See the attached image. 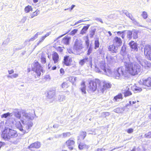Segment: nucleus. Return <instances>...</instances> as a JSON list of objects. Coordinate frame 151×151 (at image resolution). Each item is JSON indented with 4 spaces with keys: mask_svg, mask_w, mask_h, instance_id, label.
I'll list each match as a JSON object with an SVG mask.
<instances>
[{
    "mask_svg": "<svg viewBox=\"0 0 151 151\" xmlns=\"http://www.w3.org/2000/svg\"><path fill=\"white\" fill-rule=\"evenodd\" d=\"M133 38L134 39H136L138 37V35L136 32H134L133 34Z\"/></svg>",
    "mask_w": 151,
    "mask_h": 151,
    "instance_id": "nucleus-50",
    "label": "nucleus"
},
{
    "mask_svg": "<svg viewBox=\"0 0 151 151\" xmlns=\"http://www.w3.org/2000/svg\"><path fill=\"white\" fill-rule=\"evenodd\" d=\"M1 135L4 139L9 140L11 139L16 138L18 136V134L16 130L6 127L2 131Z\"/></svg>",
    "mask_w": 151,
    "mask_h": 151,
    "instance_id": "nucleus-2",
    "label": "nucleus"
},
{
    "mask_svg": "<svg viewBox=\"0 0 151 151\" xmlns=\"http://www.w3.org/2000/svg\"><path fill=\"white\" fill-rule=\"evenodd\" d=\"M51 67V66L50 65V64L49 63L48 65V69H50V68Z\"/></svg>",
    "mask_w": 151,
    "mask_h": 151,
    "instance_id": "nucleus-64",
    "label": "nucleus"
},
{
    "mask_svg": "<svg viewBox=\"0 0 151 151\" xmlns=\"http://www.w3.org/2000/svg\"><path fill=\"white\" fill-rule=\"evenodd\" d=\"M45 37H44L43 36H42L41 37V39H40V40L38 42V43H37V45H39L40 43H41V42H42L44 40H45Z\"/></svg>",
    "mask_w": 151,
    "mask_h": 151,
    "instance_id": "nucleus-43",
    "label": "nucleus"
},
{
    "mask_svg": "<svg viewBox=\"0 0 151 151\" xmlns=\"http://www.w3.org/2000/svg\"><path fill=\"white\" fill-rule=\"evenodd\" d=\"M50 34V32L47 33L45 35L43 36L45 38L46 37L49 36Z\"/></svg>",
    "mask_w": 151,
    "mask_h": 151,
    "instance_id": "nucleus-58",
    "label": "nucleus"
},
{
    "mask_svg": "<svg viewBox=\"0 0 151 151\" xmlns=\"http://www.w3.org/2000/svg\"><path fill=\"white\" fill-rule=\"evenodd\" d=\"M71 135L70 132H66L63 133V135L64 137H69Z\"/></svg>",
    "mask_w": 151,
    "mask_h": 151,
    "instance_id": "nucleus-34",
    "label": "nucleus"
},
{
    "mask_svg": "<svg viewBox=\"0 0 151 151\" xmlns=\"http://www.w3.org/2000/svg\"><path fill=\"white\" fill-rule=\"evenodd\" d=\"M96 70L98 72H100L101 70H103L106 73V75L108 76H110L113 74L111 69L109 68H106L104 64H101L99 66V68H96Z\"/></svg>",
    "mask_w": 151,
    "mask_h": 151,
    "instance_id": "nucleus-4",
    "label": "nucleus"
},
{
    "mask_svg": "<svg viewBox=\"0 0 151 151\" xmlns=\"http://www.w3.org/2000/svg\"><path fill=\"white\" fill-rule=\"evenodd\" d=\"M123 98L122 95L121 93H119L114 97V99L115 101H117L118 99H122Z\"/></svg>",
    "mask_w": 151,
    "mask_h": 151,
    "instance_id": "nucleus-23",
    "label": "nucleus"
},
{
    "mask_svg": "<svg viewBox=\"0 0 151 151\" xmlns=\"http://www.w3.org/2000/svg\"><path fill=\"white\" fill-rule=\"evenodd\" d=\"M73 60L72 57L69 55H65L63 57V63L66 66H70L73 65Z\"/></svg>",
    "mask_w": 151,
    "mask_h": 151,
    "instance_id": "nucleus-6",
    "label": "nucleus"
},
{
    "mask_svg": "<svg viewBox=\"0 0 151 151\" xmlns=\"http://www.w3.org/2000/svg\"><path fill=\"white\" fill-rule=\"evenodd\" d=\"M75 5H72L71 6L70 8V10H71L73 9V8H74L75 7Z\"/></svg>",
    "mask_w": 151,
    "mask_h": 151,
    "instance_id": "nucleus-61",
    "label": "nucleus"
},
{
    "mask_svg": "<svg viewBox=\"0 0 151 151\" xmlns=\"http://www.w3.org/2000/svg\"><path fill=\"white\" fill-rule=\"evenodd\" d=\"M111 84L107 82L106 81H104L103 82V85L102 87L100 89L101 91L103 93L104 91L106 90L107 89L111 87Z\"/></svg>",
    "mask_w": 151,
    "mask_h": 151,
    "instance_id": "nucleus-11",
    "label": "nucleus"
},
{
    "mask_svg": "<svg viewBox=\"0 0 151 151\" xmlns=\"http://www.w3.org/2000/svg\"><path fill=\"white\" fill-rule=\"evenodd\" d=\"M92 51V47H89V48L88 49L87 52V55H90Z\"/></svg>",
    "mask_w": 151,
    "mask_h": 151,
    "instance_id": "nucleus-40",
    "label": "nucleus"
},
{
    "mask_svg": "<svg viewBox=\"0 0 151 151\" xmlns=\"http://www.w3.org/2000/svg\"><path fill=\"white\" fill-rule=\"evenodd\" d=\"M67 78L68 81L71 82L73 84H74L77 80V78L73 76H69Z\"/></svg>",
    "mask_w": 151,
    "mask_h": 151,
    "instance_id": "nucleus-19",
    "label": "nucleus"
},
{
    "mask_svg": "<svg viewBox=\"0 0 151 151\" xmlns=\"http://www.w3.org/2000/svg\"><path fill=\"white\" fill-rule=\"evenodd\" d=\"M133 132V129L132 128H129L127 130V132L128 133L130 134L132 133Z\"/></svg>",
    "mask_w": 151,
    "mask_h": 151,
    "instance_id": "nucleus-47",
    "label": "nucleus"
},
{
    "mask_svg": "<svg viewBox=\"0 0 151 151\" xmlns=\"http://www.w3.org/2000/svg\"><path fill=\"white\" fill-rule=\"evenodd\" d=\"M38 35V33H37L34 36L32 37L29 40V41H33L36 38H37Z\"/></svg>",
    "mask_w": 151,
    "mask_h": 151,
    "instance_id": "nucleus-39",
    "label": "nucleus"
},
{
    "mask_svg": "<svg viewBox=\"0 0 151 151\" xmlns=\"http://www.w3.org/2000/svg\"><path fill=\"white\" fill-rule=\"evenodd\" d=\"M132 33L131 31H129L127 37L129 40H130L132 37Z\"/></svg>",
    "mask_w": 151,
    "mask_h": 151,
    "instance_id": "nucleus-44",
    "label": "nucleus"
},
{
    "mask_svg": "<svg viewBox=\"0 0 151 151\" xmlns=\"http://www.w3.org/2000/svg\"><path fill=\"white\" fill-rule=\"evenodd\" d=\"M57 50L60 52H62L63 51V49H62V47L59 46L57 48Z\"/></svg>",
    "mask_w": 151,
    "mask_h": 151,
    "instance_id": "nucleus-48",
    "label": "nucleus"
},
{
    "mask_svg": "<svg viewBox=\"0 0 151 151\" xmlns=\"http://www.w3.org/2000/svg\"><path fill=\"white\" fill-rule=\"evenodd\" d=\"M52 59L54 63H58L60 60L59 56L58 54L56 52L53 51L51 54Z\"/></svg>",
    "mask_w": 151,
    "mask_h": 151,
    "instance_id": "nucleus-10",
    "label": "nucleus"
},
{
    "mask_svg": "<svg viewBox=\"0 0 151 151\" xmlns=\"http://www.w3.org/2000/svg\"><path fill=\"white\" fill-rule=\"evenodd\" d=\"M8 72L9 74H11L13 73H14V70H13L12 69L10 70H9L8 71Z\"/></svg>",
    "mask_w": 151,
    "mask_h": 151,
    "instance_id": "nucleus-55",
    "label": "nucleus"
},
{
    "mask_svg": "<svg viewBox=\"0 0 151 151\" xmlns=\"http://www.w3.org/2000/svg\"><path fill=\"white\" fill-rule=\"evenodd\" d=\"M77 29H75L72 30L70 32V35H75L78 32Z\"/></svg>",
    "mask_w": 151,
    "mask_h": 151,
    "instance_id": "nucleus-38",
    "label": "nucleus"
},
{
    "mask_svg": "<svg viewBox=\"0 0 151 151\" xmlns=\"http://www.w3.org/2000/svg\"><path fill=\"white\" fill-rule=\"evenodd\" d=\"M132 106L134 107L135 108H137L139 106V104L136 101H133L132 102L130 101L129 102V104L127 105V106Z\"/></svg>",
    "mask_w": 151,
    "mask_h": 151,
    "instance_id": "nucleus-21",
    "label": "nucleus"
},
{
    "mask_svg": "<svg viewBox=\"0 0 151 151\" xmlns=\"http://www.w3.org/2000/svg\"><path fill=\"white\" fill-rule=\"evenodd\" d=\"M119 47L114 44L110 45L108 47L109 51L112 53H116L118 51V47Z\"/></svg>",
    "mask_w": 151,
    "mask_h": 151,
    "instance_id": "nucleus-14",
    "label": "nucleus"
},
{
    "mask_svg": "<svg viewBox=\"0 0 151 151\" xmlns=\"http://www.w3.org/2000/svg\"><path fill=\"white\" fill-rule=\"evenodd\" d=\"M96 31V29H93L91 30L90 31V36L91 38H92L93 37V36L95 34V33Z\"/></svg>",
    "mask_w": 151,
    "mask_h": 151,
    "instance_id": "nucleus-33",
    "label": "nucleus"
},
{
    "mask_svg": "<svg viewBox=\"0 0 151 151\" xmlns=\"http://www.w3.org/2000/svg\"><path fill=\"white\" fill-rule=\"evenodd\" d=\"M144 53L146 58L151 60V47H150L147 46L145 47Z\"/></svg>",
    "mask_w": 151,
    "mask_h": 151,
    "instance_id": "nucleus-9",
    "label": "nucleus"
},
{
    "mask_svg": "<svg viewBox=\"0 0 151 151\" xmlns=\"http://www.w3.org/2000/svg\"><path fill=\"white\" fill-rule=\"evenodd\" d=\"M88 20H79L78 21L76 22L74 24V25H75L76 24H77L79 23H80V22H86V21H87Z\"/></svg>",
    "mask_w": 151,
    "mask_h": 151,
    "instance_id": "nucleus-52",
    "label": "nucleus"
},
{
    "mask_svg": "<svg viewBox=\"0 0 151 151\" xmlns=\"http://www.w3.org/2000/svg\"><path fill=\"white\" fill-rule=\"evenodd\" d=\"M75 139L73 138H70L67 140L65 142L68 148L71 150L73 149V146L75 144Z\"/></svg>",
    "mask_w": 151,
    "mask_h": 151,
    "instance_id": "nucleus-8",
    "label": "nucleus"
},
{
    "mask_svg": "<svg viewBox=\"0 0 151 151\" xmlns=\"http://www.w3.org/2000/svg\"><path fill=\"white\" fill-rule=\"evenodd\" d=\"M15 115L16 116L17 118H18L19 119L21 117L20 114H19V113H17V114H16Z\"/></svg>",
    "mask_w": 151,
    "mask_h": 151,
    "instance_id": "nucleus-56",
    "label": "nucleus"
},
{
    "mask_svg": "<svg viewBox=\"0 0 151 151\" xmlns=\"http://www.w3.org/2000/svg\"><path fill=\"white\" fill-rule=\"evenodd\" d=\"M83 47L82 43L79 40H76L73 46V49L78 52L81 51Z\"/></svg>",
    "mask_w": 151,
    "mask_h": 151,
    "instance_id": "nucleus-7",
    "label": "nucleus"
},
{
    "mask_svg": "<svg viewBox=\"0 0 151 151\" xmlns=\"http://www.w3.org/2000/svg\"><path fill=\"white\" fill-rule=\"evenodd\" d=\"M70 37H68L66 36L64 37L63 39V43L66 45H68L69 44V41L71 39Z\"/></svg>",
    "mask_w": 151,
    "mask_h": 151,
    "instance_id": "nucleus-20",
    "label": "nucleus"
},
{
    "mask_svg": "<svg viewBox=\"0 0 151 151\" xmlns=\"http://www.w3.org/2000/svg\"><path fill=\"white\" fill-rule=\"evenodd\" d=\"M113 42L114 43L119 47H120L122 44V41L121 39L117 36L115 37L113 39Z\"/></svg>",
    "mask_w": 151,
    "mask_h": 151,
    "instance_id": "nucleus-16",
    "label": "nucleus"
},
{
    "mask_svg": "<svg viewBox=\"0 0 151 151\" xmlns=\"http://www.w3.org/2000/svg\"><path fill=\"white\" fill-rule=\"evenodd\" d=\"M129 45L132 50L138 51V44L136 42H135L134 41L132 40L129 42Z\"/></svg>",
    "mask_w": 151,
    "mask_h": 151,
    "instance_id": "nucleus-13",
    "label": "nucleus"
},
{
    "mask_svg": "<svg viewBox=\"0 0 151 151\" xmlns=\"http://www.w3.org/2000/svg\"><path fill=\"white\" fill-rule=\"evenodd\" d=\"M33 66L34 69L37 74V77H38L40 76L41 72L42 71V67L38 61H36L34 63Z\"/></svg>",
    "mask_w": 151,
    "mask_h": 151,
    "instance_id": "nucleus-5",
    "label": "nucleus"
},
{
    "mask_svg": "<svg viewBox=\"0 0 151 151\" xmlns=\"http://www.w3.org/2000/svg\"><path fill=\"white\" fill-rule=\"evenodd\" d=\"M20 131H24V130L23 129V128H22V126H21V127H18V128Z\"/></svg>",
    "mask_w": 151,
    "mask_h": 151,
    "instance_id": "nucleus-60",
    "label": "nucleus"
},
{
    "mask_svg": "<svg viewBox=\"0 0 151 151\" xmlns=\"http://www.w3.org/2000/svg\"><path fill=\"white\" fill-rule=\"evenodd\" d=\"M150 132H149L147 134L145 135V137L146 138H151V134H150Z\"/></svg>",
    "mask_w": 151,
    "mask_h": 151,
    "instance_id": "nucleus-49",
    "label": "nucleus"
},
{
    "mask_svg": "<svg viewBox=\"0 0 151 151\" xmlns=\"http://www.w3.org/2000/svg\"><path fill=\"white\" fill-rule=\"evenodd\" d=\"M18 75L17 74H14L12 76H8V77L10 78H17L18 76Z\"/></svg>",
    "mask_w": 151,
    "mask_h": 151,
    "instance_id": "nucleus-41",
    "label": "nucleus"
},
{
    "mask_svg": "<svg viewBox=\"0 0 151 151\" xmlns=\"http://www.w3.org/2000/svg\"><path fill=\"white\" fill-rule=\"evenodd\" d=\"M127 16L132 21H135V19L131 14L129 13L127 15Z\"/></svg>",
    "mask_w": 151,
    "mask_h": 151,
    "instance_id": "nucleus-35",
    "label": "nucleus"
},
{
    "mask_svg": "<svg viewBox=\"0 0 151 151\" xmlns=\"http://www.w3.org/2000/svg\"><path fill=\"white\" fill-rule=\"evenodd\" d=\"M80 89L83 93L85 94L86 93V87H81Z\"/></svg>",
    "mask_w": 151,
    "mask_h": 151,
    "instance_id": "nucleus-42",
    "label": "nucleus"
},
{
    "mask_svg": "<svg viewBox=\"0 0 151 151\" xmlns=\"http://www.w3.org/2000/svg\"><path fill=\"white\" fill-rule=\"evenodd\" d=\"M10 114L9 113H6L4 114L1 116V117L2 118H6L8 116H9Z\"/></svg>",
    "mask_w": 151,
    "mask_h": 151,
    "instance_id": "nucleus-37",
    "label": "nucleus"
},
{
    "mask_svg": "<svg viewBox=\"0 0 151 151\" xmlns=\"http://www.w3.org/2000/svg\"><path fill=\"white\" fill-rule=\"evenodd\" d=\"M125 31H119L117 32L116 33L117 34L120 35L121 34L125 32Z\"/></svg>",
    "mask_w": 151,
    "mask_h": 151,
    "instance_id": "nucleus-57",
    "label": "nucleus"
},
{
    "mask_svg": "<svg viewBox=\"0 0 151 151\" xmlns=\"http://www.w3.org/2000/svg\"><path fill=\"white\" fill-rule=\"evenodd\" d=\"M126 50V45L124 44L121 48V51L125 52Z\"/></svg>",
    "mask_w": 151,
    "mask_h": 151,
    "instance_id": "nucleus-36",
    "label": "nucleus"
},
{
    "mask_svg": "<svg viewBox=\"0 0 151 151\" xmlns=\"http://www.w3.org/2000/svg\"><path fill=\"white\" fill-rule=\"evenodd\" d=\"M60 73L62 75H63L65 73V71L64 70V69L63 68H61L60 69Z\"/></svg>",
    "mask_w": 151,
    "mask_h": 151,
    "instance_id": "nucleus-45",
    "label": "nucleus"
},
{
    "mask_svg": "<svg viewBox=\"0 0 151 151\" xmlns=\"http://www.w3.org/2000/svg\"><path fill=\"white\" fill-rule=\"evenodd\" d=\"M22 126V125L19 122L17 123L16 124V126L18 129V127H21V126Z\"/></svg>",
    "mask_w": 151,
    "mask_h": 151,
    "instance_id": "nucleus-46",
    "label": "nucleus"
},
{
    "mask_svg": "<svg viewBox=\"0 0 151 151\" xmlns=\"http://www.w3.org/2000/svg\"><path fill=\"white\" fill-rule=\"evenodd\" d=\"M104 114L106 115H109V113L108 112H105L104 113Z\"/></svg>",
    "mask_w": 151,
    "mask_h": 151,
    "instance_id": "nucleus-63",
    "label": "nucleus"
},
{
    "mask_svg": "<svg viewBox=\"0 0 151 151\" xmlns=\"http://www.w3.org/2000/svg\"><path fill=\"white\" fill-rule=\"evenodd\" d=\"M41 62L42 63H46V58L45 56L43 54H42L40 58Z\"/></svg>",
    "mask_w": 151,
    "mask_h": 151,
    "instance_id": "nucleus-30",
    "label": "nucleus"
},
{
    "mask_svg": "<svg viewBox=\"0 0 151 151\" xmlns=\"http://www.w3.org/2000/svg\"><path fill=\"white\" fill-rule=\"evenodd\" d=\"M56 68L57 67L56 66H54L52 68V70H56Z\"/></svg>",
    "mask_w": 151,
    "mask_h": 151,
    "instance_id": "nucleus-62",
    "label": "nucleus"
},
{
    "mask_svg": "<svg viewBox=\"0 0 151 151\" xmlns=\"http://www.w3.org/2000/svg\"><path fill=\"white\" fill-rule=\"evenodd\" d=\"M68 32H69V31H68V32H65V33L63 35L59 36V37H58L57 38H56V40L58 39L60 37H62V36H63L64 35H65L66 34H67Z\"/></svg>",
    "mask_w": 151,
    "mask_h": 151,
    "instance_id": "nucleus-54",
    "label": "nucleus"
},
{
    "mask_svg": "<svg viewBox=\"0 0 151 151\" xmlns=\"http://www.w3.org/2000/svg\"><path fill=\"white\" fill-rule=\"evenodd\" d=\"M101 81L98 79L95 78L90 81L88 83L87 91L89 93H93L97 90L98 85H100Z\"/></svg>",
    "mask_w": 151,
    "mask_h": 151,
    "instance_id": "nucleus-3",
    "label": "nucleus"
},
{
    "mask_svg": "<svg viewBox=\"0 0 151 151\" xmlns=\"http://www.w3.org/2000/svg\"><path fill=\"white\" fill-rule=\"evenodd\" d=\"M124 91V92L123 93V94L125 97L130 96L132 94V93L130 91L129 88L128 87H127L126 89H125Z\"/></svg>",
    "mask_w": 151,
    "mask_h": 151,
    "instance_id": "nucleus-17",
    "label": "nucleus"
},
{
    "mask_svg": "<svg viewBox=\"0 0 151 151\" xmlns=\"http://www.w3.org/2000/svg\"><path fill=\"white\" fill-rule=\"evenodd\" d=\"M41 145L40 142H36L30 144L28 147V148L30 150L32 148L38 149L40 147Z\"/></svg>",
    "mask_w": 151,
    "mask_h": 151,
    "instance_id": "nucleus-15",
    "label": "nucleus"
},
{
    "mask_svg": "<svg viewBox=\"0 0 151 151\" xmlns=\"http://www.w3.org/2000/svg\"><path fill=\"white\" fill-rule=\"evenodd\" d=\"M142 84L146 87L151 88V77L142 80Z\"/></svg>",
    "mask_w": 151,
    "mask_h": 151,
    "instance_id": "nucleus-12",
    "label": "nucleus"
},
{
    "mask_svg": "<svg viewBox=\"0 0 151 151\" xmlns=\"http://www.w3.org/2000/svg\"><path fill=\"white\" fill-rule=\"evenodd\" d=\"M24 11L25 13H28L33 11V8L31 6L28 5L25 7Z\"/></svg>",
    "mask_w": 151,
    "mask_h": 151,
    "instance_id": "nucleus-22",
    "label": "nucleus"
},
{
    "mask_svg": "<svg viewBox=\"0 0 151 151\" xmlns=\"http://www.w3.org/2000/svg\"><path fill=\"white\" fill-rule=\"evenodd\" d=\"M33 125V123L31 122H29L26 124V129L28 131H29L31 129V127Z\"/></svg>",
    "mask_w": 151,
    "mask_h": 151,
    "instance_id": "nucleus-24",
    "label": "nucleus"
},
{
    "mask_svg": "<svg viewBox=\"0 0 151 151\" xmlns=\"http://www.w3.org/2000/svg\"><path fill=\"white\" fill-rule=\"evenodd\" d=\"M134 90L135 91H137V92H140L142 91V89L141 88H135Z\"/></svg>",
    "mask_w": 151,
    "mask_h": 151,
    "instance_id": "nucleus-59",
    "label": "nucleus"
},
{
    "mask_svg": "<svg viewBox=\"0 0 151 151\" xmlns=\"http://www.w3.org/2000/svg\"><path fill=\"white\" fill-rule=\"evenodd\" d=\"M90 26V24H88L84 26L81 29L80 34L82 35L85 34Z\"/></svg>",
    "mask_w": 151,
    "mask_h": 151,
    "instance_id": "nucleus-18",
    "label": "nucleus"
},
{
    "mask_svg": "<svg viewBox=\"0 0 151 151\" xmlns=\"http://www.w3.org/2000/svg\"><path fill=\"white\" fill-rule=\"evenodd\" d=\"M86 132H81L80 134L78 136V139H83L86 136Z\"/></svg>",
    "mask_w": 151,
    "mask_h": 151,
    "instance_id": "nucleus-25",
    "label": "nucleus"
},
{
    "mask_svg": "<svg viewBox=\"0 0 151 151\" xmlns=\"http://www.w3.org/2000/svg\"><path fill=\"white\" fill-rule=\"evenodd\" d=\"M141 16L144 19H146L148 17L147 13L145 11H143L142 12Z\"/></svg>",
    "mask_w": 151,
    "mask_h": 151,
    "instance_id": "nucleus-31",
    "label": "nucleus"
},
{
    "mask_svg": "<svg viewBox=\"0 0 151 151\" xmlns=\"http://www.w3.org/2000/svg\"><path fill=\"white\" fill-rule=\"evenodd\" d=\"M125 69L122 67L118 68L113 73V76L115 79H119L123 76L124 78H128L129 75H137L141 71L140 67L133 62L127 63L125 65Z\"/></svg>",
    "mask_w": 151,
    "mask_h": 151,
    "instance_id": "nucleus-1",
    "label": "nucleus"
},
{
    "mask_svg": "<svg viewBox=\"0 0 151 151\" xmlns=\"http://www.w3.org/2000/svg\"><path fill=\"white\" fill-rule=\"evenodd\" d=\"M87 146L86 145L80 142L78 145V147L80 150H83L86 148Z\"/></svg>",
    "mask_w": 151,
    "mask_h": 151,
    "instance_id": "nucleus-29",
    "label": "nucleus"
},
{
    "mask_svg": "<svg viewBox=\"0 0 151 151\" xmlns=\"http://www.w3.org/2000/svg\"><path fill=\"white\" fill-rule=\"evenodd\" d=\"M88 57H86L84 58L81 60L79 62V63L80 65H83L85 62H88Z\"/></svg>",
    "mask_w": 151,
    "mask_h": 151,
    "instance_id": "nucleus-27",
    "label": "nucleus"
},
{
    "mask_svg": "<svg viewBox=\"0 0 151 151\" xmlns=\"http://www.w3.org/2000/svg\"><path fill=\"white\" fill-rule=\"evenodd\" d=\"M86 44L88 47L89 45V41L88 40H87L85 41Z\"/></svg>",
    "mask_w": 151,
    "mask_h": 151,
    "instance_id": "nucleus-53",
    "label": "nucleus"
},
{
    "mask_svg": "<svg viewBox=\"0 0 151 151\" xmlns=\"http://www.w3.org/2000/svg\"><path fill=\"white\" fill-rule=\"evenodd\" d=\"M100 43L98 38H97L95 41L94 42V48L96 49L99 48V46Z\"/></svg>",
    "mask_w": 151,
    "mask_h": 151,
    "instance_id": "nucleus-28",
    "label": "nucleus"
},
{
    "mask_svg": "<svg viewBox=\"0 0 151 151\" xmlns=\"http://www.w3.org/2000/svg\"><path fill=\"white\" fill-rule=\"evenodd\" d=\"M81 86L82 87H86V85L85 84V82L84 81H83L81 84Z\"/></svg>",
    "mask_w": 151,
    "mask_h": 151,
    "instance_id": "nucleus-51",
    "label": "nucleus"
},
{
    "mask_svg": "<svg viewBox=\"0 0 151 151\" xmlns=\"http://www.w3.org/2000/svg\"><path fill=\"white\" fill-rule=\"evenodd\" d=\"M61 86V87L64 89H65L68 87V83L66 82H63Z\"/></svg>",
    "mask_w": 151,
    "mask_h": 151,
    "instance_id": "nucleus-32",
    "label": "nucleus"
},
{
    "mask_svg": "<svg viewBox=\"0 0 151 151\" xmlns=\"http://www.w3.org/2000/svg\"><path fill=\"white\" fill-rule=\"evenodd\" d=\"M40 13L39 10L37 9L35 11L31 14H30V18H32L34 17L37 16Z\"/></svg>",
    "mask_w": 151,
    "mask_h": 151,
    "instance_id": "nucleus-26",
    "label": "nucleus"
}]
</instances>
